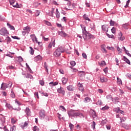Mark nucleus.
Segmentation results:
<instances>
[{"label": "nucleus", "instance_id": "f257e3e1", "mask_svg": "<svg viewBox=\"0 0 131 131\" xmlns=\"http://www.w3.org/2000/svg\"><path fill=\"white\" fill-rule=\"evenodd\" d=\"M68 115L71 118H73V117H74V118H77L78 116H79V117H83V118H84L83 114L78 112V110H71L68 112Z\"/></svg>", "mask_w": 131, "mask_h": 131}, {"label": "nucleus", "instance_id": "f03ea898", "mask_svg": "<svg viewBox=\"0 0 131 131\" xmlns=\"http://www.w3.org/2000/svg\"><path fill=\"white\" fill-rule=\"evenodd\" d=\"M64 52H65L64 47H60L55 51L53 55L56 57H59L61 55V54H62V53H64Z\"/></svg>", "mask_w": 131, "mask_h": 131}, {"label": "nucleus", "instance_id": "7ed1b4c3", "mask_svg": "<svg viewBox=\"0 0 131 131\" xmlns=\"http://www.w3.org/2000/svg\"><path fill=\"white\" fill-rule=\"evenodd\" d=\"M0 34L3 36H8L9 35V31L6 28H3L0 30Z\"/></svg>", "mask_w": 131, "mask_h": 131}, {"label": "nucleus", "instance_id": "20e7f679", "mask_svg": "<svg viewBox=\"0 0 131 131\" xmlns=\"http://www.w3.org/2000/svg\"><path fill=\"white\" fill-rule=\"evenodd\" d=\"M30 32V28L29 27H25L23 28V31H22V34L24 36L26 35V33H29Z\"/></svg>", "mask_w": 131, "mask_h": 131}, {"label": "nucleus", "instance_id": "39448f33", "mask_svg": "<svg viewBox=\"0 0 131 131\" xmlns=\"http://www.w3.org/2000/svg\"><path fill=\"white\" fill-rule=\"evenodd\" d=\"M55 39H52L51 41L48 45V49H52V47L55 48V46H56V42H55Z\"/></svg>", "mask_w": 131, "mask_h": 131}, {"label": "nucleus", "instance_id": "423d86ee", "mask_svg": "<svg viewBox=\"0 0 131 131\" xmlns=\"http://www.w3.org/2000/svg\"><path fill=\"white\" fill-rule=\"evenodd\" d=\"M83 37L84 39H90V38H93L94 36H93V35L87 32L85 34H83Z\"/></svg>", "mask_w": 131, "mask_h": 131}, {"label": "nucleus", "instance_id": "0eeeda50", "mask_svg": "<svg viewBox=\"0 0 131 131\" xmlns=\"http://www.w3.org/2000/svg\"><path fill=\"white\" fill-rule=\"evenodd\" d=\"M10 4L11 6H13L14 8H20V5L18 3H16L15 5V0H9Z\"/></svg>", "mask_w": 131, "mask_h": 131}, {"label": "nucleus", "instance_id": "6e6552de", "mask_svg": "<svg viewBox=\"0 0 131 131\" xmlns=\"http://www.w3.org/2000/svg\"><path fill=\"white\" fill-rule=\"evenodd\" d=\"M29 123V121H27L24 123H21L19 125L21 128L24 129L25 127H27L28 126V124Z\"/></svg>", "mask_w": 131, "mask_h": 131}, {"label": "nucleus", "instance_id": "1a4fd4ad", "mask_svg": "<svg viewBox=\"0 0 131 131\" xmlns=\"http://www.w3.org/2000/svg\"><path fill=\"white\" fill-rule=\"evenodd\" d=\"M46 117V114L44 110H41L39 112V118L40 119H44Z\"/></svg>", "mask_w": 131, "mask_h": 131}, {"label": "nucleus", "instance_id": "9d476101", "mask_svg": "<svg viewBox=\"0 0 131 131\" xmlns=\"http://www.w3.org/2000/svg\"><path fill=\"white\" fill-rule=\"evenodd\" d=\"M9 88V84L5 83H2L1 87V89L2 91H5L6 90V89Z\"/></svg>", "mask_w": 131, "mask_h": 131}, {"label": "nucleus", "instance_id": "9b49d317", "mask_svg": "<svg viewBox=\"0 0 131 131\" xmlns=\"http://www.w3.org/2000/svg\"><path fill=\"white\" fill-rule=\"evenodd\" d=\"M58 34L60 36H62V37H67V36H68V34H67L65 32L61 31L58 32Z\"/></svg>", "mask_w": 131, "mask_h": 131}, {"label": "nucleus", "instance_id": "f8f14e48", "mask_svg": "<svg viewBox=\"0 0 131 131\" xmlns=\"http://www.w3.org/2000/svg\"><path fill=\"white\" fill-rule=\"evenodd\" d=\"M118 38L119 40H124L125 39V37L124 36H122V33L121 32H120L118 34Z\"/></svg>", "mask_w": 131, "mask_h": 131}, {"label": "nucleus", "instance_id": "ddd939ff", "mask_svg": "<svg viewBox=\"0 0 131 131\" xmlns=\"http://www.w3.org/2000/svg\"><path fill=\"white\" fill-rule=\"evenodd\" d=\"M30 37L33 41V42H37V38L35 34H32L30 35Z\"/></svg>", "mask_w": 131, "mask_h": 131}, {"label": "nucleus", "instance_id": "4468645a", "mask_svg": "<svg viewBox=\"0 0 131 131\" xmlns=\"http://www.w3.org/2000/svg\"><path fill=\"white\" fill-rule=\"evenodd\" d=\"M80 26L82 28L83 35L84 34H85V33H87L88 32L86 31V30L85 29V26H84V25H80Z\"/></svg>", "mask_w": 131, "mask_h": 131}, {"label": "nucleus", "instance_id": "2eb2a0df", "mask_svg": "<svg viewBox=\"0 0 131 131\" xmlns=\"http://www.w3.org/2000/svg\"><path fill=\"white\" fill-rule=\"evenodd\" d=\"M57 92L59 94H62V95H64L65 91H64V89L60 88L57 89Z\"/></svg>", "mask_w": 131, "mask_h": 131}, {"label": "nucleus", "instance_id": "dca6fc26", "mask_svg": "<svg viewBox=\"0 0 131 131\" xmlns=\"http://www.w3.org/2000/svg\"><path fill=\"white\" fill-rule=\"evenodd\" d=\"M78 74L80 77H84L85 76V72L83 71L79 72Z\"/></svg>", "mask_w": 131, "mask_h": 131}, {"label": "nucleus", "instance_id": "f3484780", "mask_svg": "<svg viewBox=\"0 0 131 131\" xmlns=\"http://www.w3.org/2000/svg\"><path fill=\"white\" fill-rule=\"evenodd\" d=\"M100 80L101 82H107L108 81L107 78H105L104 77H101L100 78Z\"/></svg>", "mask_w": 131, "mask_h": 131}, {"label": "nucleus", "instance_id": "a211bd4d", "mask_svg": "<svg viewBox=\"0 0 131 131\" xmlns=\"http://www.w3.org/2000/svg\"><path fill=\"white\" fill-rule=\"evenodd\" d=\"M25 112L28 116H29L31 113L29 107H26V110H25Z\"/></svg>", "mask_w": 131, "mask_h": 131}, {"label": "nucleus", "instance_id": "6ab92c4d", "mask_svg": "<svg viewBox=\"0 0 131 131\" xmlns=\"http://www.w3.org/2000/svg\"><path fill=\"white\" fill-rule=\"evenodd\" d=\"M102 29L103 31H106V32H108V26L105 25L102 26Z\"/></svg>", "mask_w": 131, "mask_h": 131}, {"label": "nucleus", "instance_id": "aec40b11", "mask_svg": "<svg viewBox=\"0 0 131 131\" xmlns=\"http://www.w3.org/2000/svg\"><path fill=\"white\" fill-rule=\"evenodd\" d=\"M67 89L68 91H73V90H75V88H74V86H73V85H69L67 86Z\"/></svg>", "mask_w": 131, "mask_h": 131}, {"label": "nucleus", "instance_id": "412c9836", "mask_svg": "<svg viewBox=\"0 0 131 131\" xmlns=\"http://www.w3.org/2000/svg\"><path fill=\"white\" fill-rule=\"evenodd\" d=\"M106 99L108 101H112L113 102H114V100H113V98L112 97V96L111 95H108L106 96Z\"/></svg>", "mask_w": 131, "mask_h": 131}, {"label": "nucleus", "instance_id": "4be33fe9", "mask_svg": "<svg viewBox=\"0 0 131 131\" xmlns=\"http://www.w3.org/2000/svg\"><path fill=\"white\" fill-rule=\"evenodd\" d=\"M61 81L62 82V84H66V83H67V81H68V79L65 77H63L61 79Z\"/></svg>", "mask_w": 131, "mask_h": 131}, {"label": "nucleus", "instance_id": "5701e85b", "mask_svg": "<svg viewBox=\"0 0 131 131\" xmlns=\"http://www.w3.org/2000/svg\"><path fill=\"white\" fill-rule=\"evenodd\" d=\"M7 25L8 27V28H10V30H15V27H14V26L11 25V24L7 23Z\"/></svg>", "mask_w": 131, "mask_h": 131}, {"label": "nucleus", "instance_id": "b1692460", "mask_svg": "<svg viewBox=\"0 0 131 131\" xmlns=\"http://www.w3.org/2000/svg\"><path fill=\"white\" fill-rule=\"evenodd\" d=\"M6 107L7 108H8V109H9V110H13V106H12V105H11L9 103H6Z\"/></svg>", "mask_w": 131, "mask_h": 131}, {"label": "nucleus", "instance_id": "393cba45", "mask_svg": "<svg viewBox=\"0 0 131 131\" xmlns=\"http://www.w3.org/2000/svg\"><path fill=\"white\" fill-rule=\"evenodd\" d=\"M55 11V8H52V10L49 13V15L51 17H54V11Z\"/></svg>", "mask_w": 131, "mask_h": 131}, {"label": "nucleus", "instance_id": "a878e982", "mask_svg": "<svg viewBox=\"0 0 131 131\" xmlns=\"http://www.w3.org/2000/svg\"><path fill=\"white\" fill-rule=\"evenodd\" d=\"M117 83H118V84H120V85H122V81L121 80V79H120L118 77L117 78Z\"/></svg>", "mask_w": 131, "mask_h": 131}, {"label": "nucleus", "instance_id": "bb28decb", "mask_svg": "<svg viewBox=\"0 0 131 131\" xmlns=\"http://www.w3.org/2000/svg\"><path fill=\"white\" fill-rule=\"evenodd\" d=\"M0 120L3 124L6 122V118L5 116H2V117L1 118Z\"/></svg>", "mask_w": 131, "mask_h": 131}, {"label": "nucleus", "instance_id": "cd10ccee", "mask_svg": "<svg viewBox=\"0 0 131 131\" xmlns=\"http://www.w3.org/2000/svg\"><path fill=\"white\" fill-rule=\"evenodd\" d=\"M49 84L50 85V86H54L55 85H57V84H58V82H51L50 83H49Z\"/></svg>", "mask_w": 131, "mask_h": 131}, {"label": "nucleus", "instance_id": "c85d7f7f", "mask_svg": "<svg viewBox=\"0 0 131 131\" xmlns=\"http://www.w3.org/2000/svg\"><path fill=\"white\" fill-rule=\"evenodd\" d=\"M26 78H30V79H33V77L30 74H27L26 75Z\"/></svg>", "mask_w": 131, "mask_h": 131}, {"label": "nucleus", "instance_id": "c756f323", "mask_svg": "<svg viewBox=\"0 0 131 131\" xmlns=\"http://www.w3.org/2000/svg\"><path fill=\"white\" fill-rule=\"evenodd\" d=\"M124 61L127 63V64H129V65H130V61H129V60L128 59L126 58L125 56H124Z\"/></svg>", "mask_w": 131, "mask_h": 131}, {"label": "nucleus", "instance_id": "7c9ffc66", "mask_svg": "<svg viewBox=\"0 0 131 131\" xmlns=\"http://www.w3.org/2000/svg\"><path fill=\"white\" fill-rule=\"evenodd\" d=\"M42 59V57H41V56L38 55L35 57V60H36V61H40V60H41Z\"/></svg>", "mask_w": 131, "mask_h": 131}, {"label": "nucleus", "instance_id": "2f4dec72", "mask_svg": "<svg viewBox=\"0 0 131 131\" xmlns=\"http://www.w3.org/2000/svg\"><path fill=\"white\" fill-rule=\"evenodd\" d=\"M83 18H84V19H85V20H86L88 21H91V19L89 18V17L88 16V15L86 14H84L83 15Z\"/></svg>", "mask_w": 131, "mask_h": 131}, {"label": "nucleus", "instance_id": "473e14b6", "mask_svg": "<svg viewBox=\"0 0 131 131\" xmlns=\"http://www.w3.org/2000/svg\"><path fill=\"white\" fill-rule=\"evenodd\" d=\"M30 53L31 54V55H33L34 54V50H33V48H32V47H30Z\"/></svg>", "mask_w": 131, "mask_h": 131}, {"label": "nucleus", "instance_id": "72a5a7b5", "mask_svg": "<svg viewBox=\"0 0 131 131\" xmlns=\"http://www.w3.org/2000/svg\"><path fill=\"white\" fill-rule=\"evenodd\" d=\"M122 27L124 28V29H128V24L126 23L122 25Z\"/></svg>", "mask_w": 131, "mask_h": 131}, {"label": "nucleus", "instance_id": "f704fd0d", "mask_svg": "<svg viewBox=\"0 0 131 131\" xmlns=\"http://www.w3.org/2000/svg\"><path fill=\"white\" fill-rule=\"evenodd\" d=\"M84 102H85V103H89V102H90V101H91V98H89V97H85V98H84Z\"/></svg>", "mask_w": 131, "mask_h": 131}, {"label": "nucleus", "instance_id": "c9c22d12", "mask_svg": "<svg viewBox=\"0 0 131 131\" xmlns=\"http://www.w3.org/2000/svg\"><path fill=\"white\" fill-rule=\"evenodd\" d=\"M106 34L108 38H113L114 39L115 38V37H114V35H110L107 33H106Z\"/></svg>", "mask_w": 131, "mask_h": 131}, {"label": "nucleus", "instance_id": "e433bc0d", "mask_svg": "<svg viewBox=\"0 0 131 131\" xmlns=\"http://www.w3.org/2000/svg\"><path fill=\"white\" fill-rule=\"evenodd\" d=\"M60 109L61 110V111H63L64 112H66V108L64 107L63 105L60 106Z\"/></svg>", "mask_w": 131, "mask_h": 131}, {"label": "nucleus", "instance_id": "4c0bfd02", "mask_svg": "<svg viewBox=\"0 0 131 131\" xmlns=\"http://www.w3.org/2000/svg\"><path fill=\"white\" fill-rule=\"evenodd\" d=\"M33 131H39V128L37 126H35L33 128Z\"/></svg>", "mask_w": 131, "mask_h": 131}, {"label": "nucleus", "instance_id": "58836bf2", "mask_svg": "<svg viewBox=\"0 0 131 131\" xmlns=\"http://www.w3.org/2000/svg\"><path fill=\"white\" fill-rule=\"evenodd\" d=\"M97 105H103V102H102V100H99L97 102H96Z\"/></svg>", "mask_w": 131, "mask_h": 131}, {"label": "nucleus", "instance_id": "ea45409f", "mask_svg": "<svg viewBox=\"0 0 131 131\" xmlns=\"http://www.w3.org/2000/svg\"><path fill=\"white\" fill-rule=\"evenodd\" d=\"M35 97L37 98V99H39V96H38V92H35L34 93Z\"/></svg>", "mask_w": 131, "mask_h": 131}, {"label": "nucleus", "instance_id": "a19ab883", "mask_svg": "<svg viewBox=\"0 0 131 131\" xmlns=\"http://www.w3.org/2000/svg\"><path fill=\"white\" fill-rule=\"evenodd\" d=\"M45 24H46V25H48V26H51L52 24H51V23L49 21H48L47 20H44Z\"/></svg>", "mask_w": 131, "mask_h": 131}, {"label": "nucleus", "instance_id": "79ce46f5", "mask_svg": "<svg viewBox=\"0 0 131 131\" xmlns=\"http://www.w3.org/2000/svg\"><path fill=\"white\" fill-rule=\"evenodd\" d=\"M109 109V106L105 105V106L101 108V110H103V111H105V110H108Z\"/></svg>", "mask_w": 131, "mask_h": 131}, {"label": "nucleus", "instance_id": "37998d69", "mask_svg": "<svg viewBox=\"0 0 131 131\" xmlns=\"http://www.w3.org/2000/svg\"><path fill=\"white\" fill-rule=\"evenodd\" d=\"M100 66H106V62L105 61H101L100 63Z\"/></svg>", "mask_w": 131, "mask_h": 131}, {"label": "nucleus", "instance_id": "c03bdc74", "mask_svg": "<svg viewBox=\"0 0 131 131\" xmlns=\"http://www.w3.org/2000/svg\"><path fill=\"white\" fill-rule=\"evenodd\" d=\"M91 127L93 128V129L96 128V122H95V121H93L92 125H91Z\"/></svg>", "mask_w": 131, "mask_h": 131}, {"label": "nucleus", "instance_id": "a18cd8bd", "mask_svg": "<svg viewBox=\"0 0 131 131\" xmlns=\"http://www.w3.org/2000/svg\"><path fill=\"white\" fill-rule=\"evenodd\" d=\"M10 95L11 98H15V93H14V92H13V90H11V93Z\"/></svg>", "mask_w": 131, "mask_h": 131}, {"label": "nucleus", "instance_id": "49530a36", "mask_svg": "<svg viewBox=\"0 0 131 131\" xmlns=\"http://www.w3.org/2000/svg\"><path fill=\"white\" fill-rule=\"evenodd\" d=\"M130 2V0H128L127 2H126V5L124 6L125 8H127L128 7V5H129V3Z\"/></svg>", "mask_w": 131, "mask_h": 131}, {"label": "nucleus", "instance_id": "de8ad7c7", "mask_svg": "<svg viewBox=\"0 0 131 131\" xmlns=\"http://www.w3.org/2000/svg\"><path fill=\"white\" fill-rule=\"evenodd\" d=\"M71 66L74 67L75 65H76V63L74 61H72L70 62Z\"/></svg>", "mask_w": 131, "mask_h": 131}, {"label": "nucleus", "instance_id": "09e8293b", "mask_svg": "<svg viewBox=\"0 0 131 131\" xmlns=\"http://www.w3.org/2000/svg\"><path fill=\"white\" fill-rule=\"evenodd\" d=\"M108 67L105 68V69H103V71L105 74H107L108 73Z\"/></svg>", "mask_w": 131, "mask_h": 131}, {"label": "nucleus", "instance_id": "8fccbe9b", "mask_svg": "<svg viewBox=\"0 0 131 131\" xmlns=\"http://www.w3.org/2000/svg\"><path fill=\"white\" fill-rule=\"evenodd\" d=\"M45 68L46 69V72H49V69H48V66L47 65L46 63L45 62Z\"/></svg>", "mask_w": 131, "mask_h": 131}, {"label": "nucleus", "instance_id": "3c124183", "mask_svg": "<svg viewBox=\"0 0 131 131\" xmlns=\"http://www.w3.org/2000/svg\"><path fill=\"white\" fill-rule=\"evenodd\" d=\"M114 24H115L114 21H113V20H112V19H111L110 21L111 26H114Z\"/></svg>", "mask_w": 131, "mask_h": 131}, {"label": "nucleus", "instance_id": "603ef678", "mask_svg": "<svg viewBox=\"0 0 131 131\" xmlns=\"http://www.w3.org/2000/svg\"><path fill=\"white\" fill-rule=\"evenodd\" d=\"M6 39H7L8 42H10L12 41V39H11V38H10V37H9V36L6 37Z\"/></svg>", "mask_w": 131, "mask_h": 131}, {"label": "nucleus", "instance_id": "864d4df0", "mask_svg": "<svg viewBox=\"0 0 131 131\" xmlns=\"http://www.w3.org/2000/svg\"><path fill=\"white\" fill-rule=\"evenodd\" d=\"M56 17L58 19H59V18H60V12L56 13Z\"/></svg>", "mask_w": 131, "mask_h": 131}, {"label": "nucleus", "instance_id": "5fc2aeb1", "mask_svg": "<svg viewBox=\"0 0 131 131\" xmlns=\"http://www.w3.org/2000/svg\"><path fill=\"white\" fill-rule=\"evenodd\" d=\"M15 103H16L17 104H18L19 106H21V103L19 102L17 99L15 100Z\"/></svg>", "mask_w": 131, "mask_h": 131}, {"label": "nucleus", "instance_id": "6e6d98bb", "mask_svg": "<svg viewBox=\"0 0 131 131\" xmlns=\"http://www.w3.org/2000/svg\"><path fill=\"white\" fill-rule=\"evenodd\" d=\"M111 31H112V33H114V34L115 33V32H116L115 28L113 27V28L111 29Z\"/></svg>", "mask_w": 131, "mask_h": 131}, {"label": "nucleus", "instance_id": "4d7b16f0", "mask_svg": "<svg viewBox=\"0 0 131 131\" xmlns=\"http://www.w3.org/2000/svg\"><path fill=\"white\" fill-rule=\"evenodd\" d=\"M18 59L19 62H22V61H23V58L21 56H19L18 57Z\"/></svg>", "mask_w": 131, "mask_h": 131}, {"label": "nucleus", "instance_id": "13d9d810", "mask_svg": "<svg viewBox=\"0 0 131 131\" xmlns=\"http://www.w3.org/2000/svg\"><path fill=\"white\" fill-rule=\"evenodd\" d=\"M11 123H12V124L16 123V120H14V118L11 119Z\"/></svg>", "mask_w": 131, "mask_h": 131}, {"label": "nucleus", "instance_id": "bf43d9fd", "mask_svg": "<svg viewBox=\"0 0 131 131\" xmlns=\"http://www.w3.org/2000/svg\"><path fill=\"white\" fill-rule=\"evenodd\" d=\"M41 95H44L45 97H48L49 96V95H48V93H47L42 92V93H41Z\"/></svg>", "mask_w": 131, "mask_h": 131}, {"label": "nucleus", "instance_id": "052dcab7", "mask_svg": "<svg viewBox=\"0 0 131 131\" xmlns=\"http://www.w3.org/2000/svg\"><path fill=\"white\" fill-rule=\"evenodd\" d=\"M39 83H40V84L41 85H45V82L43 81H42V80H40V81H39Z\"/></svg>", "mask_w": 131, "mask_h": 131}, {"label": "nucleus", "instance_id": "680f3d73", "mask_svg": "<svg viewBox=\"0 0 131 131\" xmlns=\"http://www.w3.org/2000/svg\"><path fill=\"white\" fill-rule=\"evenodd\" d=\"M82 57H83V58H84V59H86V58H87L86 54L82 53Z\"/></svg>", "mask_w": 131, "mask_h": 131}, {"label": "nucleus", "instance_id": "e2e57ef3", "mask_svg": "<svg viewBox=\"0 0 131 131\" xmlns=\"http://www.w3.org/2000/svg\"><path fill=\"white\" fill-rule=\"evenodd\" d=\"M69 127H70L71 129H72V128H73V127H74V125L71 123H70Z\"/></svg>", "mask_w": 131, "mask_h": 131}, {"label": "nucleus", "instance_id": "0e129e2a", "mask_svg": "<svg viewBox=\"0 0 131 131\" xmlns=\"http://www.w3.org/2000/svg\"><path fill=\"white\" fill-rule=\"evenodd\" d=\"M39 14H40L39 11H38V10H37L35 13V16L37 17L38 16H39Z\"/></svg>", "mask_w": 131, "mask_h": 131}, {"label": "nucleus", "instance_id": "69168bd1", "mask_svg": "<svg viewBox=\"0 0 131 131\" xmlns=\"http://www.w3.org/2000/svg\"><path fill=\"white\" fill-rule=\"evenodd\" d=\"M117 50L119 52V53H121L122 51V50H121V49H120L119 47H117Z\"/></svg>", "mask_w": 131, "mask_h": 131}, {"label": "nucleus", "instance_id": "338daca9", "mask_svg": "<svg viewBox=\"0 0 131 131\" xmlns=\"http://www.w3.org/2000/svg\"><path fill=\"white\" fill-rule=\"evenodd\" d=\"M125 52L126 54L127 55V56H128L129 57H131L130 54L127 50Z\"/></svg>", "mask_w": 131, "mask_h": 131}, {"label": "nucleus", "instance_id": "774afa93", "mask_svg": "<svg viewBox=\"0 0 131 131\" xmlns=\"http://www.w3.org/2000/svg\"><path fill=\"white\" fill-rule=\"evenodd\" d=\"M7 68H9V69H14L15 68L13 67V66H9L7 67Z\"/></svg>", "mask_w": 131, "mask_h": 131}]
</instances>
